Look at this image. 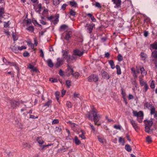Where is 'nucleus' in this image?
I'll use <instances>...</instances> for the list:
<instances>
[{
  "mask_svg": "<svg viewBox=\"0 0 157 157\" xmlns=\"http://www.w3.org/2000/svg\"><path fill=\"white\" fill-rule=\"evenodd\" d=\"M91 113L93 114V118L89 113L88 114V118L91 120H93L95 124H96L100 118V116L98 114L96 109L94 108L92 109Z\"/></svg>",
  "mask_w": 157,
  "mask_h": 157,
  "instance_id": "nucleus-1",
  "label": "nucleus"
},
{
  "mask_svg": "<svg viewBox=\"0 0 157 157\" xmlns=\"http://www.w3.org/2000/svg\"><path fill=\"white\" fill-rule=\"evenodd\" d=\"M68 67V70H70V73H68V75H72L75 78H77L79 76V74L78 72H75L74 73H73L74 71L73 69L72 68V67L69 65V64L67 65Z\"/></svg>",
  "mask_w": 157,
  "mask_h": 157,
  "instance_id": "nucleus-2",
  "label": "nucleus"
},
{
  "mask_svg": "<svg viewBox=\"0 0 157 157\" xmlns=\"http://www.w3.org/2000/svg\"><path fill=\"white\" fill-rule=\"evenodd\" d=\"M98 79V78L97 75H92L89 76L88 78V81L91 82L93 81L94 82H97Z\"/></svg>",
  "mask_w": 157,
  "mask_h": 157,
  "instance_id": "nucleus-3",
  "label": "nucleus"
},
{
  "mask_svg": "<svg viewBox=\"0 0 157 157\" xmlns=\"http://www.w3.org/2000/svg\"><path fill=\"white\" fill-rule=\"evenodd\" d=\"M84 53L83 51L80 50L79 49H76L74 51V55H75V56L77 55L79 56H81Z\"/></svg>",
  "mask_w": 157,
  "mask_h": 157,
  "instance_id": "nucleus-4",
  "label": "nucleus"
},
{
  "mask_svg": "<svg viewBox=\"0 0 157 157\" xmlns=\"http://www.w3.org/2000/svg\"><path fill=\"white\" fill-rule=\"evenodd\" d=\"M130 123L132 126L133 127L136 131H137L139 129V127L138 126L136 122L132 119L130 120Z\"/></svg>",
  "mask_w": 157,
  "mask_h": 157,
  "instance_id": "nucleus-5",
  "label": "nucleus"
},
{
  "mask_svg": "<svg viewBox=\"0 0 157 157\" xmlns=\"http://www.w3.org/2000/svg\"><path fill=\"white\" fill-rule=\"evenodd\" d=\"M133 114L134 116L137 117V118L140 117H143V113L142 111L137 112L136 111H133Z\"/></svg>",
  "mask_w": 157,
  "mask_h": 157,
  "instance_id": "nucleus-6",
  "label": "nucleus"
},
{
  "mask_svg": "<svg viewBox=\"0 0 157 157\" xmlns=\"http://www.w3.org/2000/svg\"><path fill=\"white\" fill-rule=\"evenodd\" d=\"M10 103L11 108L13 109L15 108L18 105V102L15 100H11L10 102Z\"/></svg>",
  "mask_w": 157,
  "mask_h": 157,
  "instance_id": "nucleus-7",
  "label": "nucleus"
},
{
  "mask_svg": "<svg viewBox=\"0 0 157 157\" xmlns=\"http://www.w3.org/2000/svg\"><path fill=\"white\" fill-rule=\"evenodd\" d=\"M101 74L102 77L108 79L110 78L109 74L105 71H101Z\"/></svg>",
  "mask_w": 157,
  "mask_h": 157,
  "instance_id": "nucleus-8",
  "label": "nucleus"
},
{
  "mask_svg": "<svg viewBox=\"0 0 157 157\" xmlns=\"http://www.w3.org/2000/svg\"><path fill=\"white\" fill-rule=\"evenodd\" d=\"M12 51L15 53H17L18 51V47L16 46L15 43L13 44L10 47Z\"/></svg>",
  "mask_w": 157,
  "mask_h": 157,
  "instance_id": "nucleus-9",
  "label": "nucleus"
},
{
  "mask_svg": "<svg viewBox=\"0 0 157 157\" xmlns=\"http://www.w3.org/2000/svg\"><path fill=\"white\" fill-rule=\"evenodd\" d=\"M63 64V62L62 60L59 58L57 59V61L55 65V66L56 68H58L62 65Z\"/></svg>",
  "mask_w": 157,
  "mask_h": 157,
  "instance_id": "nucleus-10",
  "label": "nucleus"
},
{
  "mask_svg": "<svg viewBox=\"0 0 157 157\" xmlns=\"http://www.w3.org/2000/svg\"><path fill=\"white\" fill-rule=\"evenodd\" d=\"M76 58V57L75 56V55H73L72 56H69L67 58V61L68 63H70L72 61L75 59Z\"/></svg>",
  "mask_w": 157,
  "mask_h": 157,
  "instance_id": "nucleus-11",
  "label": "nucleus"
},
{
  "mask_svg": "<svg viewBox=\"0 0 157 157\" xmlns=\"http://www.w3.org/2000/svg\"><path fill=\"white\" fill-rule=\"evenodd\" d=\"M71 32L69 31L68 32L66 33L65 36L64 38V39L67 41L69 40L71 38Z\"/></svg>",
  "mask_w": 157,
  "mask_h": 157,
  "instance_id": "nucleus-12",
  "label": "nucleus"
},
{
  "mask_svg": "<svg viewBox=\"0 0 157 157\" xmlns=\"http://www.w3.org/2000/svg\"><path fill=\"white\" fill-rule=\"evenodd\" d=\"M112 1L115 4L117 7H120L121 5V0H112Z\"/></svg>",
  "mask_w": 157,
  "mask_h": 157,
  "instance_id": "nucleus-13",
  "label": "nucleus"
},
{
  "mask_svg": "<svg viewBox=\"0 0 157 157\" xmlns=\"http://www.w3.org/2000/svg\"><path fill=\"white\" fill-rule=\"evenodd\" d=\"M68 123L69 124L71 128L74 131H75L76 130L77 125L70 121H69Z\"/></svg>",
  "mask_w": 157,
  "mask_h": 157,
  "instance_id": "nucleus-14",
  "label": "nucleus"
},
{
  "mask_svg": "<svg viewBox=\"0 0 157 157\" xmlns=\"http://www.w3.org/2000/svg\"><path fill=\"white\" fill-rule=\"evenodd\" d=\"M151 56L154 58L153 60L157 61V51L155 50L153 52L151 53Z\"/></svg>",
  "mask_w": 157,
  "mask_h": 157,
  "instance_id": "nucleus-15",
  "label": "nucleus"
},
{
  "mask_svg": "<svg viewBox=\"0 0 157 157\" xmlns=\"http://www.w3.org/2000/svg\"><path fill=\"white\" fill-rule=\"evenodd\" d=\"M86 27H87L88 32L90 33L93 30V26L92 25H88L87 24L86 26Z\"/></svg>",
  "mask_w": 157,
  "mask_h": 157,
  "instance_id": "nucleus-16",
  "label": "nucleus"
},
{
  "mask_svg": "<svg viewBox=\"0 0 157 157\" xmlns=\"http://www.w3.org/2000/svg\"><path fill=\"white\" fill-rule=\"evenodd\" d=\"M7 65H10V66H13L15 67L16 69L18 70V67L17 63L15 62H8V63L6 64Z\"/></svg>",
  "mask_w": 157,
  "mask_h": 157,
  "instance_id": "nucleus-17",
  "label": "nucleus"
},
{
  "mask_svg": "<svg viewBox=\"0 0 157 157\" xmlns=\"http://www.w3.org/2000/svg\"><path fill=\"white\" fill-rule=\"evenodd\" d=\"M36 141L37 142L40 144V145H42L44 143V141L42 139L41 137H38L36 139Z\"/></svg>",
  "mask_w": 157,
  "mask_h": 157,
  "instance_id": "nucleus-18",
  "label": "nucleus"
},
{
  "mask_svg": "<svg viewBox=\"0 0 157 157\" xmlns=\"http://www.w3.org/2000/svg\"><path fill=\"white\" fill-rule=\"evenodd\" d=\"M46 62L48 66L50 67H52L54 66V64L52 61V60L50 59H48L46 60Z\"/></svg>",
  "mask_w": 157,
  "mask_h": 157,
  "instance_id": "nucleus-19",
  "label": "nucleus"
},
{
  "mask_svg": "<svg viewBox=\"0 0 157 157\" xmlns=\"http://www.w3.org/2000/svg\"><path fill=\"white\" fill-rule=\"evenodd\" d=\"M62 52L63 53V58L65 59H66L69 56L68 55V52H67V51L64 50H63Z\"/></svg>",
  "mask_w": 157,
  "mask_h": 157,
  "instance_id": "nucleus-20",
  "label": "nucleus"
},
{
  "mask_svg": "<svg viewBox=\"0 0 157 157\" xmlns=\"http://www.w3.org/2000/svg\"><path fill=\"white\" fill-rule=\"evenodd\" d=\"M153 124V122L152 121H147L145 122V126L151 127Z\"/></svg>",
  "mask_w": 157,
  "mask_h": 157,
  "instance_id": "nucleus-21",
  "label": "nucleus"
},
{
  "mask_svg": "<svg viewBox=\"0 0 157 157\" xmlns=\"http://www.w3.org/2000/svg\"><path fill=\"white\" fill-rule=\"evenodd\" d=\"M74 140L75 144L77 145H79L81 143V142L78 140L77 136H75V137Z\"/></svg>",
  "mask_w": 157,
  "mask_h": 157,
  "instance_id": "nucleus-22",
  "label": "nucleus"
},
{
  "mask_svg": "<svg viewBox=\"0 0 157 157\" xmlns=\"http://www.w3.org/2000/svg\"><path fill=\"white\" fill-rule=\"evenodd\" d=\"M151 114V115L155 114L154 117L156 116V113H155V109L154 106H152L150 109Z\"/></svg>",
  "mask_w": 157,
  "mask_h": 157,
  "instance_id": "nucleus-23",
  "label": "nucleus"
},
{
  "mask_svg": "<svg viewBox=\"0 0 157 157\" xmlns=\"http://www.w3.org/2000/svg\"><path fill=\"white\" fill-rule=\"evenodd\" d=\"M140 70L141 71V73L143 76L147 74V72L145 71L144 68L143 67H141L140 69Z\"/></svg>",
  "mask_w": 157,
  "mask_h": 157,
  "instance_id": "nucleus-24",
  "label": "nucleus"
},
{
  "mask_svg": "<svg viewBox=\"0 0 157 157\" xmlns=\"http://www.w3.org/2000/svg\"><path fill=\"white\" fill-rule=\"evenodd\" d=\"M52 102V100H49L44 105V106L45 107H49Z\"/></svg>",
  "mask_w": 157,
  "mask_h": 157,
  "instance_id": "nucleus-25",
  "label": "nucleus"
},
{
  "mask_svg": "<svg viewBox=\"0 0 157 157\" xmlns=\"http://www.w3.org/2000/svg\"><path fill=\"white\" fill-rule=\"evenodd\" d=\"M116 68L117 70V74L118 75H120L121 74V69L120 67L118 65H117Z\"/></svg>",
  "mask_w": 157,
  "mask_h": 157,
  "instance_id": "nucleus-26",
  "label": "nucleus"
},
{
  "mask_svg": "<svg viewBox=\"0 0 157 157\" xmlns=\"http://www.w3.org/2000/svg\"><path fill=\"white\" fill-rule=\"evenodd\" d=\"M151 47L154 49L157 50V42H155L153 44H151Z\"/></svg>",
  "mask_w": 157,
  "mask_h": 157,
  "instance_id": "nucleus-27",
  "label": "nucleus"
},
{
  "mask_svg": "<svg viewBox=\"0 0 157 157\" xmlns=\"http://www.w3.org/2000/svg\"><path fill=\"white\" fill-rule=\"evenodd\" d=\"M68 26L66 25H63L60 27V29L61 31L64 30L65 29L67 28Z\"/></svg>",
  "mask_w": 157,
  "mask_h": 157,
  "instance_id": "nucleus-28",
  "label": "nucleus"
},
{
  "mask_svg": "<svg viewBox=\"0 0 157 157\" xmlns=\"http://www.w3.org/2000/svg\"><path fill=\"white\" fill-rule=\"evenodd\" d=\"M70 5L72 7H76L77 4L75 1H70Z\"/></svg>",
  "mask_w": 157,
  "mask_h": 157,
  "instance_id": "nucleus-29",
  "label": "nucleus"
},
{
  "mask_svg": "<svg viewBox=\"0 0 157 157\" xmlns=\"http://www.w3.org/2000/svg\"><path fill=\"white\" fill-rule=\"evenodd\" d=\"M140 55L142 59L143 60H145L147 57V55L143 52L141 53Z\"/></svg>",
  "mask_w": 157,
  "mask_h": 157,
  "instance_id": "nucleus-30",
  "label": "nucleus"
},
{
  "mask_svg": "<svg viewBox=\"0 0 157 157\" xmlns=\"http://www.w3.org/2000/svg\"><path fill=\"white\" fill-rule=\"evenodd\" d=\"M119 142L121 143L122 145H124L125 142L124 139L122 137H119Z\"/></svg>",
  "mask_w": 157,
  "mask_h": 157,
  "instance_id": "nucleus-31",
  "label": "nucleus"
},
{
  "mask_svg": "<svg viewBox=\"0 0 157 157\" xmlns=\"http://www.w3.org/2000/svg\"><path fill=\"white\" fill-rule=\"evenodd\" d=\"M125 148L128 151L130 152L132 150V149L130 146L128 144H126L125 146Z\"/></svg>",
  "mask_w": 157,
  "mask_h": 157,
  "instance_id": "nucleus-32",
  "label": "nucleus"
},
{
  "mask_svg": "<svg viewBox=\"0 0 157 157\" xmlns=\"http://www.w3.org/2000/svg\"><path fill=\"white\" fill-rule=\"evenodd\" d=\"M109 64L110 65L111 67V68L112 69H114L115 67V66L114 64V63L113 61L112 60H110L109 62Z\"/></svg>",
  "mask_w": 157,
  "mask_h": 157,
  "instance_id": "nucleus-33",
  "label": "nucleus"
},
{
  "mask_svg": "<svg viewBox=\"0 0 157 157\" xmlns=\"http://www.w3.org/2000/svg\"><path fill=\"white\" fill-rule=\"evenodd\" d=\"M4 13V8L0 7V17H2V15Z\"/></svg>",
  "mask_w": 157,
  "mask_h": 157,
  "instance_id": "nucleus-34",
  "label": "nucleus"
},
{
  "mask_svg": "<svg viewBox=\"0 0 157 157\" xmlns=\"http://www.w3.org/2000/svg\"><path fill=\"white\" fill-rule=\"evenodd\" d=\"M144 106L145 107L147 108L148 109L149 108H151L153 106H152L151 105L150 103L146 102L145 103L144 105Z\"/></svg>",
  "mask_w": 157,
  "mask_h": 157,
  "instance_id": "nucleus-35",
  "label": "nucleus"
},
{
  "mask_svg": "<svg viewBox=\"0 0 157 157\" xmlns=\"http://www.w3.org/2000/svg\"><path fill=\"white\" fill-rule=\"evenodd\" d=\"M69 13L71 15L75 16L76 15V12L72 10H70L69 12Z\"/></svg>",
  "mask_w": 157,
  "mask_h": 157,
  "instance_id": "nucleus-36",
  "label": "nucleus"
},
{
  "mask_svg": "<svg viewBox=\"0 0 157 157\" xmlns=\"http://www.w3.org/2000/svg\"><path fill=\"white\" fill-rule=\"evenodd\" d=\"M82 134L79 135V137L81 138L82 139H84L86 138L84 135L85 133H84L83 131L82 130H81Z\"/></svg>",
  "mask_w": 157,
  "mask_h": 157,
  "instance_id": "nucleus-37",
  "label": "nucleus"
},
{
  "mask_svg": "<svg viewBox=\"0 0 157 157\" xmlns=\"http://www.w3.org/2000/svg\"><path fill=\"white\" fill-rule=\"evenodd\" d=\"M79 94H77L75 93H74L73 95V100H75L77 98H78L79 96Z\"/></svg>",
  "mask_w": 157,
  "mask_h": 157,
  "instance_id": "nucleus-38",
  "label": "nucleus"
},
{
  "mask_svg": "<svg viewBox=\"0 0 157 157\" xmlns=\"http://www.w3.org/2000/svg\"><path fill=\"white\" fill-rule=\"evenodd\" d=\"M146 141L148 143H150L152 142V139L150 136H148L146 138Z\"/></svg>",
  "mask_w": 157,
  "mask_h": 157,
  "instance_id": "nucleus-39",
  "label": "nucleus"
},
{
  "mask_svg": "<svg viewBox=\"0 0 157 157\" xmlns=\"http://www.w3.org/2000/svg\"><path fill=\"white\" fill-rule=\"evenodd\" d=\"M143 89L144 90V92H146L147 91V90L149 88L148 86L147 83H146L144 85Z\"/></svg>",
  "mask_w": 157,
  "mask_h": 157,
  "instance_id": "nucleus-40",
  "label": "nucleus"
},
{
  "mask_svg": "<svg viewBox=\"0 0 157 157\" xmlns=\"http://www.w3.org/2000/svg\"><path fill=\"white\" fill-rule=\"evenodd\" d=\"M32 21H33V24L35 26L38 25L39 26H41V25H40L37 22L36 20H33Z\"/></svg>",
  "mask_w": 157,
  "mask_h": 157,
  "instance_id": "nucleus-41",
  "label": "nucleus"
},
{
  "mask_svg": "<svg viewBox=\"0 0 157 157\" xmlns=\"http://www.w3.org/2000/svg\"><path fill=\"white\" fill-rule=\"evenodd\" d=\"M150 128H151V127L145 126V131H146V132L147 133L149 132L150 131Z\"/></svg>",
  "mask_w": 157,
  "mask_h": 157,
  "instance_id": "nucleus-42",
  "label": "nucleus"
},
{
  "mask_svg": "<svg viewBox=\"0 0 157 157\" xmlns=\"http://www.w3.org/2000/svg\"><path fill=\"white\" fill-rule=\"evenodd\" d=\"M49 146H50V144H48L47 145H40V148L39 149L40 150H43L45 148V147H48Z\"/></svg>",
  "mask_w": 157,
  "mask_h": 157,
  "instance_id": "nucleus-43",
  "label": "nucleus"
},
{
  "mask_svg": "<svg viewBox=\"0 0 157 157\" xmlns=\"http://www.w3.org/2000/svg\"><path fill=\"white\" fill-rule=\"evenodd\" d=\"M66 84L68 87H70L71 86V81L69 80H67Z\"/></svg>",
  "mask_w": 157,
  "mask_h": 157,
  "instance_id": "nucleus-44",
  "label": "nucleus"
},
{
  "mask_svg": "<svg viewBox=\"0 0 157 157\" xmlns=\"http://www.w3.org/2000/svg\"><path fill=\"white\" fill-rule=\"evenodd\" d=\"M117 58H118V60L119 61H121L123 59V57L120 54H119L118 55Z\"/></svg>",
  "mask_w": 157,
  "mask_h": 157,
  "instance_id": "nucleus-45",
  "label": "nucleus"
},
{
  "mask_svg": "<svg viewBox=\"0 0 157 157\" xmlns=\"http://www.w3.org/2000/svg\"><path fill=\"white\" fill-rule=\"evenodd\" d=\"M67 105L69 108H71L72 107V105L71 103L69 101H67Z\"/></svg>",
  "mask_w": 157,
  "mask_h": 157,
  "instance_id": "nucleus-46",
  "label": "nucleus"
},
{
  "mask_svg": "<svg viewBox=\"0 0 157 157\" xmlns=\"http://www.w3.org/2000/svg\"><path fill=\"white\" fill-rule=\"evenodd\" d=\"M150 87L152 89H154L155 87V84L153 81H152L151 83Z\"/></svg>",
  "mask_w": 157,
  "mask_h": 157,
  "instance_id": "nucleus-47",
  "label": "nucleus"
},
{
  "mask_svg": "<svg viewBox=\"0 0 157 157\" xmlns=\"http://www.w3.org/2000/svg\"><path fill=\"white\" fill-rule=\"evenodd\" d=\"M13 40L15 41L18 40V38L16 34H13Z\"/></svg>",
  "mask_w": 157,
  "mask_h": 157,
  "instance_id": "nucleus-48",
  "label": "nucleus"
},
{
  "mask_svg": "<svg viewBox=\"0 0 157 157\" xmlns=\"http://www.w3.org/2000/svg\"><path fill=\"white\" fill-rule=\"evenodd\" d=\"M40 56L42 57L43 58L44 57V55L43 50L42 49H40Z\"/></svg>",
  "mask_w": 157,
  "mask_h": 157,
  "instance_id": "nucleus-49",
  "label": "nucleus"
},
{
  "mask_svg": "<svg viewBox=\"0 0 157 157\" xmlns=\"http://www.w3.org/2000/svg\"><path fill=\"white\" fill-rule=\"evenodd\" d=\"M23 56L24 57H27L29 56V53L27 51H25L23 53Z\"/></svg>",
  "mask_w": 157,
  "mask_h": 157,
  "instance_id": "nucleus-50",
  "label": "nucleus"
},
{
  "mask_svg": "<svg viewBox=\"0 0 157 157\" xmlns=\"http://www.w3.org/2000/svg\"><path fill=\"white\" fill-rule=\"evenodd\" d=\"M26 47L25 46H22L21 47H18V50H21L23 49H26Z\"/></svg>",
  "mask_w": 157,
  "mask_h": 157,
  "instance_id": "nucleus-51",
  "label": "nucleus"
},
{
  "mask_svg": "<svg viewBox=\"0 0 157 157\" xmlns=\"http://www.w3.org/2000/svg\"><path fill=\"white\" fill-rule=\"evenodd\" d=\"M143 117H140L137 118V120L138 121L140 122L141 123L142 122L143 118Z\"/></svg>",
  "mask_w": 157,
  "mask_h": 157,
  "instance_id": "nucleus-52",
  "label": "nucleus"
},
{
  "mask_svg": "<svg viewBox=\"0 0 157 157\" xmlns=\"http://www.w3.org/2000/svg\"><path fill=\"white\" fill-rule=\"evenodd\" d=\"M59 74L61 76H63L64 75V72L62 70H60L59 71Z\"/></svg>",
  "mask_w": 157,
  "mask_h": 157,
  "instance_id": "nucleus-53",
  "label": "nucleus"
},
{
  "mask_svg": "<svg viewBox=\"0 0 157 157\" xmlns=\"http://www.w3.org/2000/svg\"><path fill=\"white\" fill-rule=\"evenodd\" d=\"M50 81L53 82H57V80L56 79L53 78H51L50 79Z\"/></svg>",
  "mask_w": 157,
  "mask_h": 157,
  "instance_id": "nucleus-54",
  "label": "nucleus"
},
{
  "mask_svg": "<svg viewBox=\"0 0 157 157\" xmlns=\"http://www.w3.org/2000/svg\"><path fill=\"white\" fill-rule=\"evenodd\" d=\"M114 128L116 129L121 130V126L119 125H115L114 126Z\"/></svg>",
  "mask_w": 157,
  "mask_h": 157,
  "instance_id": "nucleus-55",
  "label": "nucleus"
},
{
  "mask_svg": "<svg viewBox=\"0 0 157 157\" xmlns=\"http://www.w3.org/2000/svg\"><path fill=\"white\" fill-rule=\"evenodd\" d=\"M59 0H57L56 1L54 0L53 4L54 5H57L59 4Z\"/></svg>",
  "mask_w": 157,
  "mask_h": 157,
  "instance_id": "nucleus-56",
  "label": "nucleus"
},
{
  "mask_svg": "<svg viewBox=\"0 0 157 157\" xmlns=\"http://www.w3.org/2000/svg\"><path fill=\"white\" fill-rule=\"evenodd\" d=\"M59 123V121L58 119H56L54 120L52 122V124H57Z\"/></svg>",
  "mask_w": 157,
  "mask_h": 157,
  "instance_id": "nucleus-57",
  "label": "nucleus"
},
{
  "mask_svg": "<svg viewBox=\"0 0 157 157\" xmlns=\"http://www.w3.org/2000/svg\"><path fill=\"white\" fill-rule=\"evenodd\" d=\"M27 29L30 31H33L34 30L33 27V26H29L28 27Z\"/></svg>",
  "mask_w": 157,
  "mask_h": 157,
  "instance_id": "nucleus-58",
  "label": "nucleus"
},
{
  "mask_svg": "<svg viewBox=\"0 0 157 157\" xmlns=\"http://www.w3.org/2000/svg\"><path fill=\"white\" fill-rule=\"evenodd\" d=\"M54 17L53 16H51L50 17H47V19L49 21H52L53 18H54Z\"/></svg>",
  "mask_w": 157,
  "mask_h": 157,
  "instance_id": "nucleus-59",
  "label": "nucleus"
},
{
  "mask_svg": "<svg viewBox=\"0 0 157 157\" xmlns=\"http://www.w3.org/2000/svg\"><path fill=\"white\" fill-rule=\"evenodd\" d=\"M67 6V5L66 4H63L62 6L61 9H63V10H64L65 9L66 7Z\"/></svg>",
  "mask_w": 157,
  "mask_h": 157,
  "instance_id": "nucleus-60",
  "label": "nucleus"
},
{
  "mask_svg": "<svg viewBox=\"0 0 157 157\" xmlns=\"http://www.w3.org/2000/svg\"><path fill=\"white\" fill-rule=\"evenodd\" d=\"M140 85L142 86H144V85L146 83V82H144V81L142 80H140Z\"/></svg>",
  "mask_w": 157,
  "mask_h": 157,
  "instance_id": "nucleus-61",
  "label": "nucleus"
},
{
  "mask_svg": "<svg viewBox=\"0 0 157 157\" xmlns=\"http://www.w3.org/2000/svg\"><path fill=\"white\" fill-rule=\"evenodd\" d=\"M38 118V117H35L34 115H30V118L32 119H37Z\"/></svg>",
  "mask_w": 157,
  "mask_h": 157,
  "instance_id": "nucleus-62",
  "label": "nucleus"
},
{
  "mask_svg": "<svg viewBox=\"0 0 157 157\" xmlns=\"http://www.w3.org/2000/svg\"><path fill=\"white\" fill-rule=\"evenodd\" d=\"M95 6L98 8H100L101 7V5L98 2L96 3Z\"/></svg>",
  "mask_w": 157,
  "mask_h": 157,
  "instance_id": "nucleus-63",
  "label": "nucleus"
},
{
  "mask_svg": "<svg viewBox=\"0 0 157 157\" xmlns=\"http://www.w3.org/2000/svg\"><path fill=\"white\" fill-rule=\"evenodd\" d=\"M89 124H90V127H91V128L92 129V130L93 131H94V132H95V128L93 126V125H92V124H91L90 123Z\"/></svg>",
  "mask_w": 157,
  "mask_h": 157,
  "instance_id": "nucleus-64",
  "label": "nucleus"
}]
</instances>
